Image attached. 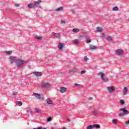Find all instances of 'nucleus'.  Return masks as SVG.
<instances>
[{
  "label": "nucleus",
  "mask_w": 129,
  "mask_h": 129,
  "mask_svg": "<svg viewBox=\"0 0 129 129\" xmlns=\"http://www.w3.org/2000/svg\"><path fill=\"white\" fill-rule=\"evenodd\" d=\"M34 74L36 75V76L40 77L42 76V73L39 72H33Z\"/></svg>",
  "instance_id": "10"
},
{
  "label": "nucleus",
  "mask_w": 129,
  "mask_h": 129,
  "mask_svg": "<svg viewBox=\"0 0 129 129\" xmlns=\"http://www.w3.org/2000/svg\"><path fill=\"white\" fill-rule=\"evenodd\" d=\"M93 128V125H90L87 126V129H92Z\"/></svg>",
  "instance_id": "23"
},
{
  "label": "nucleus",
  "mask_w": 129,
  "mask_h": 129,
  "mask_svg": "<svg viewBox=\"0 0 129 129\" xmlns=\"http://www.w3.org/2000/svg\"><path fill=\"white\" fill-rule=\"evenodd\" d=\"M34 96H35L36 98H37L38 99H41L42 96H41V94L34 93H33Z\"/></svg>",
  "instance_id": "5"
},
{
  "label": "nucleus",
  "mask_w": 129,
  "mask_h": 129,
  "mask_svg": "<svg viewBox=\"0 0 129 129\" xmlns=\"http://www.w3.org/2000/svg\"><path fill=\"white\" fill-rule=\"evenodd\" d=\"M66 90H67V88H66L64 87H62L60 89V91L61 93H64L66 92Z\"/></svg>",
  "instance_id": "8"
},
{
  "label": "nucleus",
  "mask_w": 129,
  "mask_h": 129,
  "mask_svg": "<svg viewBox=\"0 0 129 129\" xmlns=\"http://www.w3.org/2000/svg\"><path fill=\"white\" fill-rule=\"evenodd\" d=\"M17 104H18L19 106H22L23 105V103L21 101H18Z\"/></svg>",
  "instance_id": "24"
},
{
  "label": "nucleus",
  "mask_w": 129,
  "mask_h": 129,
  "mask_svg": "<svg viewBox=\"0 0 129 129\" xmlns=\"http://www.w3.org/2000/svg\"><path fill=\"white\" fill-rule=\"evenodd\" d=\"M42 86L44 88H48V87H49V86H50V84H49L48 83H43Z\"/></svg>",
  "instance_id": "6"
},
{
  "label": "nucleus",
  "mask_w": 129,
  "mask_h": 129,
  "mask_svg": "<svg viewBox=\"0 0 129 129\" xmlns=\"http://www.w3.org/2000/svg\"><path fill=\"white\" fill-rule=\"evenodd\" d=\"M63 10V7H60L55 10L56 12H61Z\"/></svg>",
  "instance_id": "21"
},
{
  "label": "nucleus",
  "mask_w": 129,
  "mask_h": 129,
  "mask_svg": "<svg viewBox=\"0 0 129 129\" xmlns=\"http://www.w3.org/2000/svg\"><path fill=\"white\" fill-rule=\"evenodd\" d=\"M81 73V74H85V73H86V71H82Z\"/></svg>",
  "instance_id": "36"
},
{
  "label": "nucleus",
  "mask_w": 129,
  "mask_h": 129,
  "mask_svg": "<svg viewBox=\"0 0 129 129\" xmlns=\"http://www.w3.org/2000/svg\"><path fill=\"white\" fill-rule=\"evenodd\" d=\"M26 112L27 113H34V111H33V110H32L31 109H28L26 110Z\"/></svg>",
  "instance_id": "18"
},
{
  "label": "nucleus",
  "mask_w": 129,
  "mask_h": 129,
  "mask_svg": "<svg viewBox=\"0 0 129 129\" xmlns=\"http://www.w3.org/2000/svg\"><path fill=\"white\" fill-rule=\"evenodd\" d=\"M36 113H41V111L38 110V109H36Z\"/></svg>",
  "instance_id": "39"
},
{
  "label": "nucleus",
  "mask_w": 129,
  "mask_h": 129,
  "mask_svg": "<svg viewBox=\"0 0 129 129\" xmlns=\"http://www.w3.org/2000/svg\"><path fill=\"white\" fill-rule=\"evenodd\" d=\"M42 129H46V128L44 127V128H43V127H42Z\"/></svg>",
  "instance_id": "48"
},
{
  "label": "nucleus",
  "mask_w": 129,
  "mask_h": 129,
  "mask_svg": "<svg viewBox=\"0 0 129 129\" xmlns=\"http://www.w3.org/2000/svg\"><path fill=\"white\" fill-rule=\"evenodd\" d=\"M98 75H101V78L102 79V80H103V81H104V82H107V81H108V79H104V74L102 73L101 72H100L98 74Z\"/></svg>",
  "instance_id": "3"
},
{
  "label": "nucleus",
  "mask_w": 129,
  "mask_h": 129,
  "mask_svg": "<svg viewBox=\"0 0 129 129\" xmlns=\"http://www.w3.org/2000/svg\"><path fill=\"white\" fill-rule=\"evenodd\" d=\"M63 47H64V44L62 43H59L58 45V48L60 50H62Z\"/></svg>",
  "instance_id": "11"
},
{
  "label": "nucleus",
  "mask_w": 129,
  "mask_h": 129,
  "mask_svg": "<svg viewBox=\"0 0 129 129\" xmlns=\"http://www.w3.org/2000/svg\"><path fill=\"white\" fill-rule=\"evenodd\" d=\"M15 7H20V5L19 4L15 5Z\"/></svg>",
  "instance_id": "43"
},
{
  "label": "nucleus",
  "mask_w": 129,
  "mask_h": 129,
  "mask_svg": "<svg viewBox=\"0 0 129 129\" xmlns=\"http://www.w3.org/2000/svg\"><path fill=\"white\" fill-rule=\"evenodd\" d=\"M75 11H73V14H75Z\"/></svg>",
  "instance_id": "47"
},
{
  "label": "nucleus",
  "mask_w": 129,
  "mask_h": 129,
  "mask_svg": "<svg viewBox=\"0 0 129 129\" xmlns=\"http://www.w3.org/2000/svg\"><path fill=\"white\" fill-rule=\"evenodd\" d=\"M112 122H113V123H116V119H113L112 120Z\"/></svg>",
  "instance_id": "38"
},
{
  "label": "nucleus",
  "mask_w": 129,
  "mask_h": 129,
  "mask_svg": "<svg viewBox=\"0 0 129 129\" xmlns=\"http://www.w3.org/2000/svg\"><path fill=\"white\" fill-rule=\"evenodd\" d=\"M86 43L88 44V43H91V39H88L86 40Z\"/></svg>",
  "instance_id": "33"
},
{
  "label": "nucleus",
  "mask_w": 129,
  "mask_h": 129,
  "mask_svg": "<svg viewBox=\"0 0 129 129\" xmlns=\"http://www.w3.org/2000/svg\"><path fill=\"white\" fill-rule=\"evenodd\" d=\"M90 50H96V49H97V47L94 45H90Z\"/></svg>",
  "instance_id": "16"
},
{
  "label": "nucleus",
  "mask_w": 129,
  "mask_h": 129,
  "mask_svg": "<svg viewBox=\"0 0 129 129\" xmlns=\"http://www.w3.org/2000/svg\"><path fill=\"white\" fill-rule=\"evenodd\" d=\"M93 127H94L95 128H99L100 127V125L98 124H94L93 125Z\"/></svg>",
  "instance_id": "17"
},
{
  "label": "nucleus",
  "mask_w": 129,
  "mask_h": 129,
  "mask_svg": "<svg viewBox=\"0 0 129 129\" xmlns=\"http://www.w3.org/2000/svg\"><path fill=\"white\" fill-rule=\"evenodd\" d=\"M123 53V50L121 49H117L116 50V53L118 55H121Z\"/></svg>",
  "instance_id": "9"
},
{
  "label": "nucleus",
  "mask_w": 129,
  "mask_h": 129,
  "mask_svg": "<svg viewBox=\"0 0 129 129\" xmlns=\"http://www.w3.org/2000/svg\"><path fill=\"white\" fill-rule=\"evenodd\" d=\"M102 37L104 38V34H102Z\"/></svg>",
  "instance_id": "46"
},
{
  "label": "nucleus",
  "mask_w": 129,
  "mask_h": 129,
  "mask_svg": "<svg viewBox=\"0 0 129 129\" xmlns=\"http://www.w3.org/2000/svg\"><path fill=\"white\" fill-rule=\"evenodd\" d=\"M97 32H102V29L97 27Z\"/></svg>",
  "instance_id": "26"
},
{
  "label": "nucleus",
  "mask_w": 129,
  "mask_h": 129,
  "mask_svg": "<svg viewBox=\"0 0 129 129\" xmlns=\"http://www.w3.org/2000/svg\"><path fill=\"white\" fill-rule=\"evenodd\" d=\"M80 30L77 28H74L73 29V33H78Z\"/></svg>",
  "instance_id": "20"
},
{
  "label": "nucleus",
  "mask_w": 129,
  "mask_h": 129,
  "mask_svg": "<svg viewBox=\"0 0 129 129\" xmlns=\"http://www.w3.org/2000/svg\"><path fill=\"white\" fill-rule=\"evenodd\" d=\"M25 63H26V61L23 60L21 59H17V60L16 61V65L18 68L22 67Z\"/></svg>",
  "instance_id": "2"
},
{
  "label": "nucleus",
  "mask_w": 129,
  "mask_h": 129,
  "mask_svg": "<svg viewBox=\"0 0 129 129\" xmlns=\"http://www.w3.org/2000/svg\"><path fill=\"white\" fill-rule=\"evenodd\" d=\"M67 120H68V121H71V120H70V119H69V118Z\"/></svg>",
  "instance_id": "45"
},
{
  "label": "nucleus",
  "mask_w": 129,
  "mask_h": 129,
  "mask_svg": "<svg viewBox=\"0 0 129 129\" xmlns=\"http://www.w3.org/2000/svg\"><path fill=\"white\" fill-rule=\"evenodd\" d=\"M38 1H41V0H38Z\"/></svg>",
  "instance_id": "50"
},
{
  "label": "nucleus",
  "mask_w": 129,
  "mask_h": 129,
  "mask_svg": "<svg viewBox=\"0 0 129 129\" xmlns=\"http://www.w3.org/2000/svg\"><path fill=\"white\" fill-rule=\"evenodd\" d=\"M6 54H8V55H10L12 54V51H8L5 52Z\"/></svg>",
  "instance_id": "30"
},
{
  "label": "nucleus",
  "mask_w": 129,
  "mask_h": 129,
  "mask_svg": "<svg viewBox=\"0 0 129 129\" xmlns=\"http://www.w3.org/2000/svg\"><path fill=\"white\" fill-rule=\"evenodd\" d=\"M92 113H93V114H94V115H96V114H97V113H98V112L96 110H94L93 112H92Z\"/></svg>",
  "instance_id": "29"
},
{
  "label": "nucleus",
  "mask_w": 129,
  "mask_h": 129,
  "mask_svg": "<svg viewBox=\"0 0 129 129\" xmlns=\"http://www.w3.org/2000/svg\"><path fill=\"white\" fill-rule=\"evenodd\" d=\"M84 60L86 62L87 61V60H88V58H87V56H85L84 58Z\"/></svg>",
  "instance_id": "34"
},
{
  "label": "nucleus",
  "mask_w": 129,
  "mask_h": 129,
  "mask_svg": "<svg viewBox=\"0 0 129 129\" xmlns=\"http://www.w3.org/2000/svg\"><path fill=\"white\" fill-rule=\"evenodd\" d=\"M52 36H54V37H59L60 36V33H56L55 32L52 33Z\"/></svg>",
  "instance_id": "19"
},
{
  "label": "nucleus",
  "mask_w": 129,
  "mask_h": 129,
  "mask_svg": "<svg viewBox=\"0 0 129 129\" xmlns=\"http://www.w3.org/2000/svg\"><path fill=\"white\" fill-rule=\"evenodd\" d=\"M61 24H65L66 22L63 20H61Z\"/></svg>",
  "instance_id": "40"
},
{
  "label": "nucleus",
  "mask_w": 129,
  "mask_h": 129,
  "mask_svg": "<svg viewBox=\"0 0 129 129\" xmlns=\"http://www.w3.org/2000/svg\"><path fill=\"white\" fill-rule=\"evenodd\" d=\"M36 39H37V40H42V37H41V36H36Z\"/></svg>",
  "instance_id": "31"
},
{
  "label": "nucleus",
  "mask_w": 129,
  "mask_h": 129,
  "mask_svg": "<svg viewBox=\"0 0 129 129\" xmlns=\"http://www.w3.org/2000/svg\"><path fill=\"white\" fill-rule=\"evenodd\" d=\"M77 71H78V70L74 69L72 70L71 71H70V72H73V73H77Z\"/></svg>",
  "instance_id": "22"
},
{
  "label": "nucleus",
  "mask_w": 129,
  "mask_h": 129,
  "mask_svg": "<svg viewBox=\"0 0 129 129\" xmlns=\"http://www.w3.org/2000/svg\"><path fill=\"white\" fill-rule=\"evenodd\" d=\"M51 120H52V117H49L47 118V121H48V122H50V121H51Z\"/></svg>",
  "instance_id": "32"
},
{
  "label": "nucleus",
  "mask_w": 129,
  "mask_h": 129,
  "mask_svg": "<svg viewBox=\"0 0 129 129\" xmlns=\"http://www.w3.org/2000/svg\"><path fill=\"white\" fill-rule=\"evenodd\" d=\"M113 11H115V12L117 11L118 10V7H115L113 8Z\"/></svg>",
  "instance_id": "25"
},
{
  "label": "nucleus",
  "mask_w": 129,
  "mask_h": 129,
  "mask_svg": "<svg viewBox=\"0 0 129 129\" xmlns=\"http://www.w3.org/2000/svg\"><path fill=\"white\" fill-rule=\"evenodd\" d=\"M120 111H123V113L125 115L127 114V112H128V111L124 108H122L120 109Z\"/></svg>",
  "instance_id": "7"
},
{
  "label": "nucleus",
  "mask_w": 129,
  "mask_h": 129,
  "mask_svg": "<svg viewBox=\"0 0 129 129\" xmlns=\"http://www.w3.org/2000/svg\"><path fill=\"white\" fill-rule=\"evenodd\" d=\"M42 3V1H38L34 2V4H30L28 5V8L29 9H32L33 8H36V7H38L39 6V4Z\"/></svg>",
  "instance_id": "1"
},
{
  "label": "nucleus",
  "mask_w": 129,
  "mask_h": 129,
  "mask_svg": "<svg viewBox=\"0 0 129 129\" xmlns=\"http://www.w3.org/2000/svg\"><path fill=\"white\" fill-rule=\"evenodd\" d=\"M74 44H76L77 45L78 44V40L75 39V40L73 41Z\"/></svg>",
  "instance_id": "27"
},
{
  "label": "nucleus",
  "mask_w": 129,
  "mask_h": 129,
  "mask_svg": "<svg viewBox=\"0 0 129 129\" xmlns=\"http://www.w3.org/2000/svg\"><path fill=\"white\" fill-rule=\"evenodd\" d=\"M92 99H93V98H92V97H89L88 98V100H92Z\"/></svg>",
  "instance_id": "41"
},
{
  "label": "nucleus",
  "mask_w": 129,
  "mask_h": 129,
  "mask_svg": "<svg viewBox=\"0 0 129 129\" xmlns=\"http://www.w3.org/2000/svg\"><path fill=\"white\" fill-rule=\"evenodd\" d=\"M125 124H129V120H128V121H126L125 122Z\"/></svg>",
  "instance_id": "42"
},
{
  "label": "nucleus",
  "mask_w": 129,
  "mask_h": 129,
  "mask_svg": "<svg viewBox=\"0 0 129 129\" xmlns=\"http://www.w3.org/2000/svg\"><path fill=\"white\" fill-rule=\"evenodd\" d=\"M120 104H121V105H123V104H124V101H123V100H121L120 101Z\"/></svg>",
  "instance_id": "28"
},
{
  "label": "nucleus",
  "mask_w": 129,
  "mask_h": 129,
  "mask_svg": "<svg viewBox=\"0 0 129 129\" xmlns=\"http://www.w3.org/2000/svg\"><path fill=\"white\" fill-rule=\"evenodd\" d=\"M78 84H77V83H76V84H75V86H78Z\"/></svg>",
  "instance_id": "44"
},
{
  "label": "nucleus",
  "mask_w": 129,
  "mask_h": 129,
  "mask_svg": "<svg viewBox=\"0 0 129 129\" xmlns=\"http://www.w3.org/2000/svg\"><path fill=\"white\" fill-rule=\"evenodd\" d=\"M52 129H53V127L52 128Z\"/></svg>",
  "instance_id": "51"
},
{
  "label": "nucleus",
  "mask_w": 129,
  "mask_h": 129,
  "mask_svg": "<svg viewBox=\"0 0 129 129\" xmlns=\"http://www.w3.org/2000/svg\"><path fill=\"white\" fill-rule=\"evenodd\" d=\"M125 114L123 113H119V116H123Z\"/></svg>",
  "instance_id": "35"
},
{
  "label": "nucleus",
  "mask_w": 129,
  "mask_h": 129,
  "mask_svg": "<svg viewBox=\"0 0 129 129\" xmlns=\"http://www.w3.org/2000/svg\"><path fill=\"white\" fill-rule=\"evenodd\" d=\"M18 59L16 58V57H11L10 58V62L11 64H13V63H17V60Z\"/></svg>",
  "instance_id": "4"
},
{
  "label": "nucleus",
  "mask_w": 129,
  "mask_h": 129,
  "mask_svg": "<svg viewBox=\"0 0 129 129\" xmlns=\"http://www.w3.org/2000/svg\"><path fill=\"white\" fill-rule=\"evenodd\" d=\"M46 102L47 104H53V101L51 100L49 98H47L46 99Z\"/></svg>",
  "instance_id": "14"
},
{
  "label": "nucleus",
  "mask_w": 129,
  "mask_h": 129,
  "mask_svg": "<svg viewBox=\"0 0 129 129\" xmlns=\"http://www.w3.org/2000/svg\"><path fill=\"white\" fill-rule=\"evenodd\" d=\"M13 95H18V92H13Z\"/></svg>",
  "instance_id": "37"
},
{
  "label": "nucleus",
  "mask_w": 129,
  "mask_h": 129,
  "mask_svg": "<svg viewBox=\"0 0 129 129\" xmlns=\"http://www.w3.org/2000/svg\"><path fill=\"white\" fill-rule=\"evenodd\" d=\"M126 92H127V88L124 87L123 90V95H126Z\"/></svg>",
  "instance_id": "15"
},
{
  "label": "nucleus",
  "mask_w": 129,
  "mask_h": 129,
  "mask_svg": "<svg viewBox=\"0 0 129 129\" xmlns=\"http://www.w3.org/2000/svg\"><path fill=\"white\" fill-rule=\"evenodd\" d=\"M128 22H129V19H128Z\"/></svg>",
  "instance_id": "49"
},
{
  "label": "nucleus",
  "mask_w": 129,
  "mask_h": 129,
  "mask_svg": "<svg viewBox=\"0 0 129 129\" xmlns=\"http://www.w3.org/2000/svg\"><path fill=\"white\" fill-rule=\"evenodd\" d=\"M106 39L108 42H112V37L111 36H107Z\"/></svg>",
  "instance_id": "12"
},
{
  "label": "nucleus",
  "mask_w": 129,
  "mask_h": 129,
  "mask_svg": "<svg viewBox=\"0 0 129 129\" xmlns=\"http://www.w3.org/2000/svg\"><path fill=\"white\" fill-rule=\"evenodd\" d=\"M108 91H109V92L111 93V92H113L114 91V89H113L112 87H108Z\"/></svg>",
  "instance_id": "13"
}]
</instances>
